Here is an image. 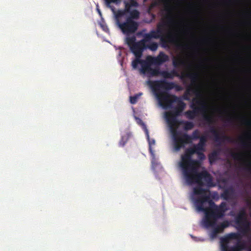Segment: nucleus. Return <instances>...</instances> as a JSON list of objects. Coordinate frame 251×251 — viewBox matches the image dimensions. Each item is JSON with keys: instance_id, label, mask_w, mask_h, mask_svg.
<instances>
[{"instance_id": "f257e3e1", "label": "nucleus", "mask_w": 251, "mask_h": 251, "mask_svg": "<svg viewBox=\"0 0 251 251\" xmlns=\"http://www.w3.org/2000/svg\"><path fill=\"white\" fill-rule=\"evenodd\" d=\"M183 176L189 185L193 184H197L198 186L193 188V194L195 195H200L194 201V203L196 206V201L199 198L203 196H208L206 194L207 190L202 188L205 185L212 186V177L206 171L199 172L198 170L181 171Z\"/></svg>"}, {"instance_id": "f03ea898", "label": "nucleus", "mask_w": 251, "mask_h": 251, "mask_svg": "<svg viewBox=\"0 0 251 251\" xmlns=\"http://www.w3.org/2000/svg\"><path fill=\"white\" fill-rule=\"evenodd\" d=\"M196 203L197 209L204 212L203 224L206 228L214 226L217 220L224 216L209 196H203L199 198Z\"/></svg>"}, {"instance_id": "7ed1b4c3", "label": "nucleus", "mask_w": 251, "mask_h": 251, "mask_svg": "<svg viewBox=\"0 0 251 251\" xmlns=\"http://www.w3.org/2000/svg\"><path fill=\"white\" fill-rule=\"evenodd\" d=\"M167 123L172 135L174 148L176 151H178L181 148H184L186 144L191 143L193 140L198 139L201 137L198 129L194 130L192 135L178 131L176 129L178 126V121L172 114H170L168 116Z\"/></svg>"}, {"instance_id": "20e7f679", "label": "nucleus", "mask_w": 251, "mask_h": 251, "mask_svg": "<svg viewBox=\"0 0 251 251\" xmlns=\"http://www.w3.org/2000/svg\"><path fill=\"white\" fill-rule=\"evenodd\" d=\"M204 151V148L199 144L194 145L192 147L185 150L184 153L181 155L179 166L181 171L198 170L200 162L198 160L192 159V155Z\"/></svg>"}, {"instance_id": "39448f33", "label": "nucleus", "mask_w": 251, "mask_h": 251, "mask_svg": "<svg viewBox=\"0 0 251 251\" xmlns=\"http://www.w3.org/2000/svg\"><path fill=\"white\" fill-rule=\"evenodd\" d=\"M156 96L160 105L164 108H172L173 103H177V106L174 108L173 113L166 114V118L167 120V117L170 114H172L176 118V116L179 115L185 107V103L179 97L175 95H171L166 92H159L156 93Z\"/></svg>"}, {"instance_id": "423d86ee", "label": "nucleus", "mask_w": 251, "mask_h": 251, "mask_svg": "<svg viewBox=\"0 0 251 251\" xmlns=\"http://www.w3.org/2000/svg\"><path fill=\"white\" fill-rule=\"evenodd\" d=\"M193 110H188L185 112V115L189 119H193L197 114L201 113L203 114V120L209 125L213 123V117L207 114V105L205 101L201 99L194 98L191 105Z\"/></svg>"}, {"instance_id": "0eeeda50", "label": "nucleus", "mask_w": 251, "mask_h": 251, "mask_svg": "<svg viewBox=\"0 0 251 251\" xmlns=\"http://www.w3.org/2000/svg\"><path fill=\"white\" fill-rule=\"evenodd\" d=\"M239 234L231 232L220 238V244L222 251H242L245 249L244 243L237 242L233 246H229L230 240L231 239H240Z\"/></svg>"}, {"instance_id": "6e6552de", "label": "nucleus", "mask_w": 251, "mask_h": 251, "mask_svg": "<svg viewBox=\"0 0 251 251\" xmlns=\"http://www.w3.org/2000/svg\"><path fill=\"white\" fill-rule=\"evenodd\" d=\"M141 65V68L139 69L140 74L143 75H146L148 76H157L158 75L161 76V71L158 67L152 68L151 65L153 64H151L149 61L145 59V60H133L132 61L131 66L133 69H136L138 65Z\"/></svg>"}, {"instance_id": "1a4fd4ad", "label": "nucleus", "mask_w": 251, "mask_h": 251, "mask_svg": "<svg viewBox=\"0 0 251 251\" xmlns=\"http://www.w3.org/2000/svg\"><path fill=\"white\" fill-rule=\"evenodd\" d=\"M136 40L135 36L127 37L126 42L132 52L136 57L134 60H144L141 59V57L143 54V51L146 50L145 43L147 42L144 39L138 42H136Z\"/></svg>"}, {"instance_id": "9d476101", "label": "nucleus", "mask_w": 251, "mask_h": 251, "mask_svg": "<svg viewBox=\"0 0 251 251\" xmlns=\"http://www.w3.org/2000/svg\"><path fill=\"white\" fill-rule=\"evenodd\" d=\"M161 76L164 78L173 79L175 76L178 77L184 83L185 78H189L191 79L192 83L196 82L199 78V75L196 73H182L180 75L176 70H173L170 72L167 71H162L161 72Z\"/></svg>"}, {"instance_id": "9b49d317", "label": "nucleus", "mask_w": 251, "mask_h": 251, "mask_svg": "<svg viewBox=\"0 0 251 251\" xmlns=\"http://www.w3.org/2000/svg\"><path fill=\"white\" fill-rule=\"evenodd\" d=\"M116 23L122 32L126 35H129L134 33L137 30L139 24L134 20L126 19L122 22L120 18H115Z\"/></svg>"}, {"instance_id": "f8f14e48", "label": "nucleus", "mask_w": 251, "mask_h": 251, "mask_svg": "<svg viewBox=\"0 0 251 251\" xmlns=\"http://www.w3.org/2000/svg\"><path fill=\"white\" fill-rule=\"evenodd\" d=\"M151 85L154 91L156 93L161 92L160 89H164L167 90L176 89L177 91L182 90V87L173 82H168L165 80H156L151 82Z\"/></svg>"}, {"instance_id": "ddd939ff", "label": "nucleus", "mask_w": 251, "mask_h": 251, "mask_svg": "<svg viewBox=\"0 0 251 251\" xmlns=\"http://www.w3.org/2000/svg\"><path fill=\"white\" fill-rule=\"evenodd\" d=\"M171 0H160V1L155 0L151 3L149 6V11L157 6L160 3H162L164 5L163 9L166 13L165 18L167 19L168 22H170L173 21V14H174V7L170 4Z\"/></svg>"}, {"instance_id": "4468645a", "label": "nucleus", "mask_w": 251, "mask_h": 251, "mask_svg": "<svg viewBox=\"0 0 251 251\" xmlns=\"http://www.w3.org/2000/svg\"><path fill=\"white\" fill-rule=\"evenodd\" d=\"M210 127L209 132L212 134L214 136V140L216 142L221 143L227 141L229 143H233L234 140L230 136H226L225 135H221L219 132L215 128L213 125L214 123V120L213 119V123L211 125H209L206 122Z\"/></svg>"}, {"instance_id": "2eb2a0df", "label": "nucleus", "mask_w": 251, "mask_h": 251, "mask_svg": "<svg viewBox=\"0 0 251 251\" xmlns=\"http://www.w3.org/2000/svg\"><path fill=\"white\" fill-rule=\"evenodd\" d=\"M169 56L163 51H160L157 56H148L146 60L154 65L160 66L169 60Z\"/></svg>"}, {"instance_id": "dca6fc26", "label": "nucleus", "mask_w": 251, "mask_h": 251, "mask_svg": "<svg viewBox=\"0 0 251 251\" xmlns=\"http://www.w3.org/2000/svg\"><path fill=\"white\" fill-rule=\"evenodd\" d=\"M198 80L188 86L186 88V91L183 96L184 100H190L189 96L191 95V93L195 94L197 97H201V93L199 86L197 84Z\"/></svg>"}, {"instance_id": "f3484780", "label": "nucleus", "mask_w": 251, "mask_h": 251, "mask_svg": "<svg viewBox=\"0 0 251 251\" xmlns=\"http://www.w3.org/2000/svg\"><path fill=\"white\" fill-rule=\"evenodd\" d=\"M160 39L162 46L166 48L169 47V43H175L177 40V37L176 34L169 32L165 36L160 37Z\"/></svg>"}, {"instance_id": "a211bd4d", "label": "nucleus", "mask_w": 251, "mask_h": 251, "mask_svg": "<svg viewBox=\"0 0 251 251\" xmlns=\"http://www.w3.org/2000/svg\"><path fill=\"white\" fill-rule=\"evenodd\" d=\"M107 7L110 8L111 10L115 14V18H121L123 16L126 15V13H128L130 12V8L131 7L129 2H125V7L124 10H118L117 11H115V8L113 6L111 5V3H110V7L107 5V3L105 2Z\"/></svg>"}, {"instance_id": "6ab92c4d", "label": "nucleus", "mask_w": 251, "mask_h": 251, "mask_svg": "<svg viewBox=\"0 0 251 251\" xmlns=\"http://www.w3.org/2000/svg\"><path fill=\"white\" fill-rule=\"evenodd\" d=\"M248 220L246 217V212L244 209H242L235 217V223L239 226L245 221Z\"/></svg>"}, {"instance_id": "aec40b11", "label": "nucleus", "mask_w": 251, "mask_h": 251, "mask_svg": "<svg viewBox=\"0 0 251 251\" xmlns=\"http://www.w3.org/2000/svg\"><path fill=\"white\" fill-rule=\"evenodd\" d=\"M160 37V35H158V31H156V30H151L143 35V39L146 42H149L152 38L159 39Z\"/></svg>"}, {"instance_id": "412c9836", "label": "nucleus", "mask_w": 251, "mask_h": 251, "mask_svg": "<svg viewBox=\"0 0 251 251\" xmlns=\"http://www.w3.org/2000/svg\"><path fill=\"white\" fill-rule=\"evenodd\" d=\"M238 226L241 229V232L244 234H246L251 230V223L248 220H247Z\"/></svg>"}, {"instance_id": "4be33fe9", "label": "nucleus", "mask_w": 251, "mask_h": 251, "mask_svg": "<svg viewBox=\"0 0 251 251\" xmlns=\"http://www.w3.org/2000/svg\"><path fill=\"white\" fill-rule=\"evenodd\" d=\"M166 21L165 22H163L162 23H159L157 25V29L156 30V31H158V35H160L161 36H164L163 35V27L164 26L167 24H172L174 22V14H173V21L169 22H168L167 19H166Z\"/></svg>"}, {"instance_id": "5701e85b", "label": "nucleus", "mask_w": 251, "mask_h": 251, "mask_svg": "<svg viewBox=\"0 0 251 251\" xmlns=\"http://www.w3.org/2000/svg\"><path fill=\"white\" fill-rule=\"evenodd\" d=\"M234 194V190L233 188H230L229 189H226L222 193L221 196L225 200H228L230 199Z\"/></svg>"}, {"instance_id": "b1692460", "label": "nucleus", "mask_w": 251, "mask_h": 251, "mask_svg": "<svg viewBox=\"0 0 251 251\" xmlns=\"http://www.w3.org/2000/svg\"><path fill=\"white\" fill-rule=\"evenodd\" d=\"M131 133L129 131H126L125 134L122 135L121 138L119 141V146L124 147L127 143L128 139L131 137Z\"/></svg>"}, {"instance_id": "393cba45", "label": "nucleus", "mask_w": 251, "mask_h": 251, "mask_svg": "<svg viewBox=\"0 0 251 251\" xmlns=\"http://www.w3.org/2000/svg\"><path fill=\"white\" fill-rule=\"evenodd\" d=\"M219 152L217 151H214L208 155V158L210 164L213 163L218 159Z\"/></svg>"}, {"instance_id": "a878e982", "label": "nucleus", "mask_w": 251, "mask_h": 251, "mask_svg": "<svg viewBox=\"0 0 251 251\" xmlns=\"http://www.w3.org/2000/svg\"><path fill=\"white\" fill-rule=\"evenodd\" d=\"M128 13L129 14V16L126 17V19H130L131 20H138L139 18L140 12L136 9L131 10Z\"/></svg>"}, {"instance_id": "bb28decb", "label": "nucleus", "mask_w": 251, "mask_h": 251, "mask_svg": "<svg viewBox=\"0 0 251 251\" xmlns=\"http://www.w3.org/2000/svg\"><path fill=\"white\" fill-rule=\"evenodd\" d=\"M229 226V223L227 221H224L220 224L215 226V227L217 229V230L219 231V233H222L224 231L225 228L228 227Z\"/></svg>"}, {"instance_id": "cd10ccee", "label": "nucleus", "mask_w": 251, "mask_h": 251, "mask_svg": "<svg viewBox=\"0 0 251 251\" xmlns=\"http://www.w3.org/2000/svg\"><path fill=\"white\" fill-rule=\"evenodd\" d=\"M173 65L176 68L179 66H183L185 65V61L180 57H174L173 59Z\"/></svg>"}, {"instance_id": "c85d7f7f", "label": "nucleus", "mask_w": 251, "mask_h": 251, "mask_svg": "<svg viewBox=\"0 0 251 251\" xmlns=\"http://www.w3.org/2000/svg\"><path fill=\"white\" fill-rule=\"evenodd\" d=\"M148 44L145 43V47L146 49H149L152 51H156L158 48V45L156 42H151L150 41L148 42Z\"/></svg>"}, {"instance_id": "c756f323", "label": "nucleus", "mask_w": 251, "mask_h": 251, "mask_svg": "<svg viewBox=\"0 0 251 251\" xmlns=\"http://www.w3.org/2000/svg\"><path fill=\"white\" fill-rule=\"evenodd\" d=\"M218 208L220 209V210L222 212L224 215L225 216V213L226 211L227 210V205L226 202H222L221 204L218 206Z\"/></svg>"}, {"instance_id": "7c9ffc66", "label": "nucleus", "mask_w": 251, "mask_h": 251, "mask_svg": "<svg viewBox=\"0 0 251 251\" xmlns=\"http://www.w3.org/2000/svg\"><path fill=\"white\" fill-rule=\"evenodd\" d=\"M184 129L185 130H188L193 128L194 125L191 122L185 121L183 122Z\"/></svg>"}, {"instance_id": "2f4dec72", "label": "nucleus", "mask_w": 251, "mask_h": 251, "mask_svg": "<svg viewBox=\"0 0 251 251\" xmlns=\"http://www.w3.org/2000/svg\"><path fill=\"white\" fill-rule=\"evenodd\" d=\"M146 135L147 138L148 139V141L150 145V151L151 152H152V150H151V146L155 144V140L154 139L151 140L150 139L149 134V132H148V130L147 129H146Z\"/></svg>"}, {"instance_id": "473e14b6", "label": "nucleus", "mask_w": 251, "mask_h": 251, "mask_svg": "<svg viewBox=\"0 0 251 251\" xmlns=\"http://www.w3.org/2000/svg\"><path fill=\"white\" fill-rule=\"evenodd\" d=\"M200 141L198 144L204 148L206 142L207 141V138L205 136H201L200 138Z\"/></svg>"}, {"instance_id": "72a5a7b5", "label": "nucleus", "mask_w": 251, "mask_h": 251, "mask_svg": "<svg viewBox=\"0 0 251 251\" xmlns=\"http://www.w3.org/2000/svg\"><path fill=\"white\" fill-rule=\"evenodd\" d=\"M230 156L234 159L236 160H241V154L239 153L235 152L234 151H231L230 152Z\"/></svg>"}, {"instance_id": "f704fd0d", "label": "nucleus", "mask_w": 251, "mask_h": 251, "mask_svg": "<svg viewBox=\"0 0 251 251\" xmlns=\"http://www.w3.org/2000/svg\"><path fill=\"white\" fill-rule=\"evenodd\" d=\"M138 98V96L137 95L130 97V102L131 104H135L137 101Z\"/></svg>"}, {"instance_id": "c9c22d12", "label": "nucleus", "mask_w": 251, "mask_h": 251, "mask_svg": "<svg viewBox=\"0 0 251 251\" xmlns=\"http://www.w3.org/2000/svg\"><path fill=\"white\" fill-rule=\"evenodd\" d=\"M121 0H105V1H106L107 3V5L110 7V3H113L116 4H119V3L121 2Z\"/></svg>"}, {"instance_id": "e433bc0d", "label": "nucleus", "mask_w": 251, "mask_h": 251, "mask_svg": "<svg viewBox=\"0 0 251 251\" xmlns=\"http://www.w3.org/2000/svg\"><path fill=\"white\" fill-rule=\"evenodd\" d=\"M242 122L244 125L248 126H251V121L250 120L243 118Z\"/></svg>"}, {"instance_id": "4c0bfd02", "label": "nucleus", "mask_w": 251, "mask_h": 251, "mask_svg": "<svg viewBox=\"0 0 251 251\" xmlns=\"http://www.w3.org/2000/svg\"><path fill=\"white\" fill-rule=\"evenodd\" d=\"M129 3L130 4L131 7H136L138 6V3L135 0H130Z\"/></svg>"}, {"instance_id": "58836bf2", "label": "nucleus", "mask_w": 251, "mask_h": 251, "mask_svg": "<svg viewBox=\"0 0 251 251\" xmlns=\"http://www.w3.org/2000/svg\"><path fill=\"white\" fill-rule=\"evenodd\" d=\"M240 145L244 148L247 147V143L243 141V138L242 137L239 138Z\"/></svg>"}, {"instance_id": "ea45409f", "label": "nucleus", "mask_w": 251, "mask_h": 251, "mask_svg": "<svg viewBox=\"0 0 251 251\" xmlns=\"http://www.w3.org/2000/svg\"><path fill=\"white\" fill-rule=\"evenodd\" d=\"M199 158H200L201 160H203L205 158V155L204 153H203V151L199 152V153L197 154Z\"/></svg>"}, {"instance_id": "a19ab883", "label": "nucleus", "mask_w": 251, "mask_h": 251, "mask_svg": "<svg viewBox=\"0 0 251 251\" xmlns=\"http://www.w3.org/2000/svg\"><path fill=\"white\" fill-rule=\"evenodd\" d=\"M233 121V118L231 116H228L226 119V122H227V123H232Z\"/></svg>"}, {"instance_id": "79ce46f5", "label": "nucleus", "mask_w": 251, "mask_h": 251, "mask_svg": "<svg viewBox=\"0 0 251 251\" xmlns=\"http://www.w3.org/2000/svg\"><path fill=\"white\" fill-rule=\"evenodd\" d=\"M245 169L249 172L251 174V164L248 165L245 168Z\"/></svg>"}, {"instance_id": "37998d69", "label": "nucleus", "mask_w": 251, "mask_h": 251, "mask_svg": "<svg viewBox=\"0 0 251 251\" xmlns=\"http://www.w3.org/2000/svg\"><path fill=\"white\" fill-rule=\"evenodd\" d=\"M217 234H216L215 232H214L212 230V231L211 232V233H210V237L212 238H216L217 237Z\"/></svg>"}, {"instance_id": "c03bdc74", "label": "nucleus", "mask_w": 251, "mask_h": 251, "mask_svg": "<svg viewBox=\"0 0 251 251\" xmlns=\"http://www.w3.org/2000/svg\"><path fill=\"white\" fill-rule=\"evenodd\" d=\"M211 226H210L209 227H210ZM213 228L212 231L215 232L216 234H218L219 232V231L217 230V229L215 227V226H211Z\"/></svg>"}, {"instance_id": "a18cd8bd", "label": "nucleus", "mask_w": 251, "mask_h": 251, "mask_svg": "<svg viewBox=\"0 0 251 251\" xmlns=\"http://www.w3.org/2000/svg\"><path fill=\"white\" fill-rule=\"evenodd\" d=\"M211 226H210L209 227H210ZM213 228L212 231L215 232L216 234H218L219 232V231L217 230V229L215 227V226H211Z\"/></svg>"}, {"instance_id": "49530a36", "label": "nucleus", "mask_w": 251, "mask_h": 251, "mask_svg": "<svg viewBox=\"0 0 251 251\" xmlns=\"http://www.w3.org/2000/svg\"><path fill=\"white\" fill-rule=\"evenodd\" d=\"M178 46V47H188L187 45L184 46V45H181V44L179 45Z\"/></svg>"}, {"instance_id": "de8ad7c7", "label": "nucleus", "mask_w": 251, "mask_h": 251, "mask_svg": "<svg viewBox=\"0 0 251 251\" xmlns=\"http://www.w3.org/2000/svg\"><path fill=\"white\" fill-rule=\"evenodd\" d=\"M151 16H152V18H153V19H154V18H155V15H154V14H151Z\"/></svg>"}, {"instance_id": "09e8293b", "label": "nucleus", "mask_w": 251, "mask_h": 251, "mask_svg": "<svg viewBox=\"0 0 251 251\" xmlns=\"http://www.w3.org/2000/svg\"><path fill=\"white\" fill-rule=\"evenodd\" d=\"M98 11L100 14H101L100 11L99 9H98Z\"/></svg>"}, {"instance_id": "8fccbe9b", "label": "nucleus", "mask_w": 251, "mask_h": 251, "mask_svg": "<svg viewBox=\"0 0 251 251\" xmlns=\"http://www.w3.org/2000/svg\"><path fill=\"white\" fill-rule=\"evenodd\" d=\"M248 251H251V248Z\"/></svg>"}]
</instances>
